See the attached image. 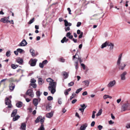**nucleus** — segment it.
Wrapping results in <instances>:
<instances>
[{
	"instance_id": "1",
	"label": "nucleus",
	"mask_w": 130,
	"mask_h": 130,
	"mask_svg": "<svg viewBox=\"0 0 130 130\" xmlns=\"http://www.w3.org/2000/svg\"><path fill=\"white\" fill-rule=\"evenodd\" d=\"M46 80L47 82H50V86L48 87L49 90L51 91L52 94H54L56 91V83L53 82V80L50 78H47Z\"/></svg>"
},
{
	"instance_id": "2",
	"label": "nucleus",
	"mask_w": 130,
	"mask_h": 130,
	"mask_svg": "<svg viewBox=\"0 0 130 130\" xmlns=\"http://www.w3.org/2000/svg\"><path fill=\"white\" fill-rule=\"evenodd\" d=\"M122 56V54H121L119 55V58L117 61V65L118 68L120 70H123L126 66V64L125 62L121 63V60Z\"/></svg>"
},
{
	"instance_id": "3",
	"label": "nucleus",
	"mask_w": 130,
	"mask_h": 130,
	"mask_svg": "<svg viewBox=\"0 0 130 130\" xmlns=\"http://www.w3.org/2000/svg\"><path fill=\"white\" fill-rule=\"evenodd\" d=\"M130 110V104L128 103L124 104L121 108V111H125L126 110Z\"/></svg>"
},
{
	"instance_id": "4",
	"label": "nucleus",
	"mask_w": 130,
	"mask_h": 130,
	"mask_svg": "<svg viewBox=\"0 0 130 130\" xmlns=\"http://www.w3.org/2000/svg\"><path fill=\"white\" fill-rule=\"evenodd\" d=\"M5 103L6 105H8L7 108H11L12 107L11 104V101L8 98H6L5 100Z\"/></svg>"
},
{
	"instance_id": "5",
	"label": "nucleus",
	"mask_w": 130,
	"mask_h": 130,
	"mask_svg": "<svg viewBox=\"0 0 130 130\" xmlns=\"http://www.w3.org/2000/svg\"><path fill=\"white\" fill-rule=\"evenodd\" d=\"M26 95H28L31 98H32L34 96V92L33 90L31 89H29L26 93Z\"/></svg>"
},
{
	"instance_id": "6",
	"label": "nucleus",
	"mask_w": 130,
	"mask_h": 130,
	"mask_svg": "<svg viewBox=\"0 0 130 130\" xmlns=\"http://www.w3.org/2000/svg\"><path fill=\"white\" fill-rule=\"evenodd\" d=\"M37 60L36 59H31L30 61V62L31 61V63H30V65L31 66H34L36 65Z\"/></svg>"
},
{
	"instance_id": "7",
	"label": "nucleus",
	"mask_w": 130,
	"mask_h": 130,
	"mask_svg": "<svg viewBox=\"0 0 130 130\" xmlns=\"http://www.w3.org/2000/svg\"><path fill=\"white\" fill-rule=\"evenodd\" d=\"M127 73L126 71H124L123 72L120 76L121 77V80H124L126 79L125 75L127 74Z\"/></svg>"
},
{
	"instance_id": "8",
	"label": "nucleus",
	"mask_w": 130,
	"mask_h": 130,
	"mask_svg": "<svg viewBox=\"0 0 130 130\" xmlns=\"http://www.w3.org/2000/svg\"><path fill=\"white\" fill-rule=\"evenodd\" d=\"M116 83L115 80H114L110 82L107 85L108 87H111L114 86Z\"/></svg>"
},
{
	"instance_id": "9",
	"label": "nucleus",
	"mask_w": 130,
	"mask_h": 130,
	"mask_svg": "<svg viewBox=\"0 0 130 130\" xmlns=\"http://www.w3.org/2000/svg\"><path fill=\"white\" fill-rule=\"evenodd\" d=\"M27 44L25 39H23L22 41L18 45L19 46H24L26 45Z\"/></svg>"
},
{
	"instance_id": "10",
	"label": "nucleus",
	"mask_w": 130,
	"mask_h": 130,
	"mask_svg": "<svg viewBox=\"0 0 130 130\" xmlns=\"http://www.w3.org/2000/svg\"><path fill=\"white\" fill-rule=\"evenodd\" d=\"M8 19L6 17H4L2 18L0 20L1 22H2L4 23H8Z\"/></svg>"
},
{
	"instance_id": "11",
	"label": "nucleus",
	"mask_w": 130,
	"mask_h": 130,
	"mask_svg": "<svg viewBox=\"0 0 130 130\" xmlns=\"http://www.w3.org/2000/svg\"><path fill=\"white\" fill-rule=\"evenodd\" d=\"M15 87V85L13 83L10 84L9 85V87L10 90L11 91H13L14 90Z\"/></svg>"
},
{
	"instance_id": "12",
	"label": "nucleus",
	"mask_w": 130,
	"mask_h": 130,
	"mask_svg": "<svg viewBox=\"0 0 130 130\" xmlns=\"http://www.w3.org/2000/svg\"><path fill=\"white\" fill-rule=\"evenodd\" d=\"M77 34H80L78 36V38L79 39L81 38L82 37L83 35V32H81L80 30L78 29L77 30Z\"/></svg>"
},
{
	"instance_id": "13",
	"label": "nucleus",
	"mask_w": 130,
	"mask_h": 130,
	"mask_svg": "<svg viewBox=\"0 0 130 130\" xmlns=\"http://www.w3.org/2000/svg\"><path fill=\"white\" fill-rule=\"evenodd\" d=\"M33 103L35 106H37L38 103V99L35 98L33 99Z\"/></svg>"
},
{
	"instance_id": "14",
	"label": "nucleus",
	"mask_w": 130,
	"mask_h": 130,
	"mask_svg": "<svg viewBox=\"0 0 130 130\" xmlns=\"http://www.w3.org/2000/svg\"><path fill=\"white\" fill-rule=\"evenodd\" d=\"M87 126V124L86 123H85L81 125L80 128V130H84L86 129Z\"/></svg>"
},
{
	"instance_id": "15",
	"label": "nucleus",
	"mask_w": 130,
	"mask_h": 130,
	"mask_svg": "<svg viewBox=\"0 0 130 130\" xmlns=\"http://www.w3.org/2000/svg\"><path fill=\"white\" fill-rule=\"evenodd\" d=\"M17 111V109H15L13 111L11 115V116L12 117H14L16 115Z\"/></svg>"
},
{
	"instance_id": "16",
	"label": "nucleus",
	"mask_w": 130,
	"mask_h": 130,
	"mask_svg": "<svg viewBox=\"0 0 130 130\" xmlns=\"http://www.w3.org/2000/svg\"><path fill=\"white\" fill-rule=\"evenodd\" d=\"M53 112L47 113L46 115V117L48 118H51L53 116Z\"/></svg>"
},
{
	"instance_id": "17",
	"label": "nucleus",
	"mask_w": 130,
	"mask_h": 130,
	"mask_svg": "<svg viewBox=\"0 0 130 130\" xmlns=\"http://www.w3.org/2000/svg\"><path fill=\"white\" fill-rule=\"evenodd\" d=\"M63 76L65 79L67 78L68 76L69 75L68 73L65 71H63L62 72Z\"/></svg>"
},
{
	"instance_id": "18",
	"label": "nucleus",
	"mask_w": 130,
	"mask_h": 130,
	"mask_svg": "<svg viewBox=\"0 0 130 130\" xmlns=\"http://www.w3.org/2000/svg\"><path fill=\"white\" fill-rule=\"evenodd\" d=\"M71 33L70 32H68L67 33L66 36L67 37H68L70 39H72L73 38V36L71 35Z\"/></svg>"
},
{
	"instance_id": "19",
	"label": "nucleus",
	"mask_w": 130,
	"mask_h": 130,
	"mask_svg": "<svg viewBox=\"0 0 130 130\" xmlns=\"http://www.w3.org/2000/svg\"><path fill=\"white\" fill-rule=\"evenodd\" d=\"M109 41H106L105 43L102 44L101 47V48H103L106 47L107 45L108 46V44L109 43Z\"/></svg>"
},
{
	"instance_id": "20",
	"label": "nucleus",
	"mask_w": 130,
	"mask_h": 130,
	"mask_svg": "<svg viewBox=\"0 0 130 130\" xmlns=\"http://www.w3.org/2000/svg\"><path fill=\"white\" fill-rule=\"evenodd\" d=\"M16 106L18 107H21L22 106V103L21 102H20L16 104Z\"/></svg>"
},
{
	"instance_id": "21",
	"label": "nucleus",
	"mask_w": 130,
	"mask_h": 130,
	"mask_svg": "<svg viewBox=\"0 0 130 130\" xmlns=\"http://www.w3.org/2000/svg\"><path fill=\"white\" fill-rule=\"evenodd\" d=\"M26 125L25 123H23L21 124V128L23 130H25L26 129Z\"/></svg>"
},
{
	"instance_id": "22",
	"label": "nucleus",
	"mask_w": 130,
	"mask_h": 130,
	"mask_svg": "<svg viewBox=\"0 0 130 130\" xmlns=\"http://www.w3.org/2000/svg\"><path fill=\"white\" fill-rule=\"evenodd\" d=\"M108 46H110V50H112L113 48L114 44L111 43L109 42V43L108 44Z\"/></svg>"
},
{
	"instance_id": "23",
	"label": "nucleus",
	"mask_w": 130,
	"mask_h": 130,
	"mask_svg": "<svg viewBox=\"0 0 130 130\" xmlns=\"http://www.w3.org/2000/svg\"><path fill=\"white\" fill-rule=\"evenodd\" d=\"M68 39H67L66 37H64L63 39L61 40V42L62 43H63L64 42H66L68 40Z\"/></svg>"
},
{
	"instance_id": "24",
	"label": "nucleus",
	"mask_w": 130,
	"mask_h": 130,
	"mask_svg": "<svg viewBox=\"0 0 130 130\" xmlns=\"http://www.w3.org/2000/svg\"><path fill=\"white\" fill-rule=\"evenodd\" d=\"M23 61V60L22 58H19L17 60V62L20 64H22Z\"/></svg>"
},
{
	"instance_id": "25",
	"label": "nucleus",
	"mask_w": 130,
	"mask_h": 130,
	"mask_svg": "<svg viewBox=\"0 0 130 130\" xmlns=\"http://www.w3.org/2000/svg\"><path fill=\"white\" fill-rule=\"evenodd\" d=\"M38 82L39 85H42L44 83V81L41 78H39L38 79Z\"/></svg>"
},
{
	"instance_id": "26",
	"label": "nucleus",
	"mask_w": 130,
	"mask_h": 130,
	"mask_svg": "<svg viewBox=\"0 0 130 130\" xmlns=\"http://www.w3.org/2000/svg\"><path fill=\"white\" fill-rule=\"evenodd\" d=\"M71 90V88H69L68 89H66L65 90L64 92V94L66 95H67L69 93L68 92L70 91Z\"/></svg>"
},
{
	"instance_id": "27",
	"label": "nucleus",
	"mask_w": 130,
	"mask_h": 130,
	"mask_svg": "<svg viewBox=\"0 0 130 130\" xmlns=\"http://www.w3.org/2000/svg\"><path fill=\"white\" fill-rule=\"evenodd\" d=\"M83 83H84L85 85L87 87L88 86L89 83V82L88 80H85L82 82Z\"/></svg>"
},
{
	"instance_id": "28",
	"label": "nucleus",
	"mask_w": 130,
	"mask_h": 130,
	"mask_svg": "<svg viewBox=\"0 0 130 130\" xmlns=\"http://www.w3.org/2000/svg\"><path fill=\"white\" fill-rule=\"evenodd\" d=\"M13 119V120L14 121H15L17 120L18 119L20 118V116L18 115H17L15 116L14 117Z\"/></svg>"
},
{
	"instance_id": "29",
	"label": "nucleus",
	"mask_w": 130,
	"mask_h": 130,
	"mask_svg": "<svg viewBox=\"0 0 130 130\" xmlns=\"http://www.w3.org/2000/svg\"><path fill=\"white\" fill-rule=\"evenodd\" d=\"M42 118V116H39L35 120V122L36 123H38L40 122V119Z\"/></svg>"
},
{
	"instance_id": "30",
	"label": "nucleus",
	"mask_w": 130,
	"mask_h": 130,
	"mask_svg": "<svg viewBox=\"0 0 130 130\" xmlns=\"http://www.w3.org/2000/svg\"><path fill=\"white\" fill-rule=\"evenodd\" d=\"M18 67V65H15L14 64H12L11 65V67L13 69H14Z\"/></svg>"
},
{
	"instance_id": "31",
	"label": "nucleus",
	"mask_w": 130,
	"mask_h": 130,
	"mask_svg": "<svg viewBox=\"0 0 130 130\" xmlns=\"http://www.w3.org/2000/svg\"><path fill=\"white\" fill-rule=\"evenodd\" d=\"M102 112V109H100L99 110L98 112L96 115V116L98 117L99 116H100Z\"/></svg>"
},
{
	"instance_id": "32",
	"label": "nucleus",
	"mask_w": 130,
	"mask_h": 130,
	"mask_svg": "<svg viewBox=\"0 0 130 130\" xmlns=\"http://www.w3.org/2000/svg\"><path fill=\"white\" fill-rule=\"evenodd\" d=\"M38 130H45L44 127V124H41L40 128L38 129Z\"/></svg>"
},
{
	"instance_id": "33",
	"label": "nucleus",
	"mask_w": 130,
	"mask_h": 130,
	"mask_svg": "<svg viewBox=\"0 0 130 130\" xmlns=\"http://www.w3.org/2000/svg\"><path fill=\"white\" fill-rule=\"evenodd\" d=\"M30 52L31 53V55L33 56L35 55V53L34 51L32 49H30Z\"/></svg>"
},
{
	"instance_id": "34",
	"label": "nucleus",
	"mask_w": 130,
	"mask_h": 130,
	"mask_svg": "<svg viewBox=\"0 0 130 130\" xmlns=\"http://www.w3.org/2000/svg\"><path fill=\"white\" fill-rule=\"evenodd\" d=\"M35 18H33L32 19H31L28 22V23L29 24H30L32 23L34 21Z\"/></svg>"
},
{
	"instance_id": "35",
	"label": "nucleus",
	"mask_w": 130,
	"mask_h": 130,
	"mask_svg": "<svg viewBox=\"0 0 130 130\" xmlns=\"http://www.w3.org/2000/svg\"><path fill=\"white\" fill-rule=\"evenodd\" d=\"M30 85L31 86L34 88H36L37 87V85L35 83H30Z\"/></svg>"
},
{
	"instance_id": "36",
	"label": "nucleus",
	"mask_w": 130,
	"mask_h": 130,
	"mask_svg": "<svg viewBox=\"0 0 130 130\" xmlns=\"http://www.w3.org/2000/svg\"><path fill=\"white\" fill-rule=\"evenodd\" d=\"M80 106L82 107V108L84 110L87 107V106H86L84 104L80 105Z\"/></svg>"
},
{
	"instance_id": "37",
	"label": "nucleus",
	"mask_w": 130,
	"mask_h": 130,
	"mask_svg": "<svg viewBox=\"0 0 130 130\" xmlns=\"http://www.w3.org/2000/svg\"><path fill=\"white\" fill-rule=\"evenodd\" d=\"M44 118H42L40 119V121L41 124H43V123L44 121Z\"/></svg>"
},
{
	"instance_id": "38",
	"label": "nucleus",
	"mask_w": 130,
	"mask_h": 130,
	"mask_svg": "<svg viewBox=\"0 0 130 130\" xmlns=\"http://www.w3.org/2000/svg\"><path fill=\"white\" fill-rule=\"evenodd\" d=\"M74 84V82H71L70 83H69L68 84V86L69 87L71 86H73Z\"/></svg>"
},
{
	"instance_id": "39",
	"label": "nucleus",
	"mask_w": 130,
	"mask_h": 130,
	"mask_svg": "<svg viewBox=\"0 0 130 130\" xmlns=\"http://www.w3.org/2000/svg\"><path fill=\"white\" fill-rule=\"evenodd\" d=\"M64 25L66 27L68 26L69 23L66 20H64Z\"/></svg>"
},
{
	"instance_id": "40",
	"label": "nucleus",
	"mask_w": 130,
	"mask_h": 130,
	"mask_svg": "<svg viewBox=\"0 0 130 130\" xmlns=\"http://www.w3.org/2000/svg\"><path fill=\"white\" fill-rule=\"evenodd\" d=\"M10 55V51H7L6 53V55L8 57Z\"/></svg>"
},
{
	"instance_id": "41",
	"label": "nucleus",
	"mask_w": 130,
	"mask_h": 130,
	"mask_svg": "<svg viewBox=\"0 0 130 130\" xmlns=\"http://www.w3.org/2000/svg\"><path fill=\"white\" fill-rule=\"evenodd\" d=\"M96 113V111H93L92 112V118L93 119L95 118V113Z\"/></svg>"
},
{
	"instance_id": "42",
	"label": "nucleus",
	"mask_w": 130,
	"mask_h": 130,
	"mask_svg": "<svg viewBox=\"0 0 130 130\" xmlns=\"http://www.w3.org/2000/svg\"><path fill=\"white\" fill-rule=\"evenodd\" d=\"M52 107L51 106H50L49 105H47L46 107V109L48 110H49L51 109Z\"/></svg>"
},
{
	"instance_id": "43",
	"label": "nucleus",
	"mask_w": 130,
	"mask_h": 130,
	"mask_svg": "<svg viewBox=\"0 0 130 130\" xmlns=\"http://www.w3.org/2000/svg\"><path fill=\"white\" fill-rule=\"evenodd\" d=\"M82 89V88H80L77 89L76 92V93L77 94L78 93L81 91Z\"/></svg>"
},
{
	"instance_id": "44",
	"label": "nucleus",
	"mask_w": 130,
	"mask_h": 130,
	"mask_svg": "<svg viewBox=\"0 0 130 130\" xmlns=\"http://www.w3.org/2000/svg\"><path fill=\"white\" fill-rule=\"evenodd\" d=\"M17 51L18 52L21 53L23 52V50L22 49L19 48L17 49Z\"/></svg>"
},
{
	"instance_id": "45",
	"label": "nucleus",
	"mask_w": 130,
	"mask_h": 130,
	"mask_svg": "<svg viewBox=\"0 0 130 130\" xmlns=\"http://www.w3.org/2000/svg\"><path fill=\"white\" fill-rule=\"evenodd\" d=\"M41 94V93H40V91H37L36 92V95L39 97L40 96Z\"/></svg>"
},
{
	"instance_id": "46",
	"label": "nucleus",
	"mask_w": 130,
	"mask_h": 130,
	"mask_svg": "<svg viewBox=\"0 0 130 130\" xmlns=\"http://www.w3.org/2000/svg\"><path fill=\"white\" fill-rule=\"evenodd\" d=\"M47 99L48 100L51 101L53 100V98L51 96H49L47 97Z\"/></svg>"
},
{
	"instance_id": "47",
	"label": "nucleus",
	"mask_w": 130,
	"mask_h": 130,
	"mask_svg": "<svg viewBox=\"0 0 130 130\" xmlns=\"http://www.w3.org/2000/svg\"><path fill=\"white\" fill-rule=\"evenodd\" d=\"M36 81V80L34 79H32L30 80L31 83H35Z\"/></svg>"
},
{
	"instance_id": "48",
	"label": "nucleus",
	"mask_w": 130,
	"mask_h": 130,
	"mask_svg": "<svg viewBox=\"0 0 130 130\" xmlns=\"http://www.w3.org/2000/svg\"><path fill=\"white\" fill-rule=\"evenodd\" d=\"M7 79V78L2 80L0 82V84H1L2 83H5V81Z\"/></svg>"
},
{
	"instance_id": "49",
	"label": "nucleus",
	"mask_w": 130,
	"mask_h": 130,
	"mask_svg": "<svg viewBox=\"0 0 130 130\" xmlns=\"http://www.w3.org/2000/svg\"><path fill=\"white\" fill-rule=\"evenodd\" d=\"M75 69H77L78 68V61H77L75 62Z\"/></svg>"
},
{
	"instance_id": "50",
	"label": "nucleus",
	"mask_w": 130,
	"mask_h": 130,
	"mask_svg": "<svg viewBox=\"0 0 130 130\" xmlns=\"http://www.w3.org/2000/svg\"><path fill=\"white\" fill-rule=\"evenodd\" d=\"M24 98H25L26 100V102H29L30 101V99H29V98H26V96L25 95H24Z\"/></svg>"
},
{
	"instance_id": "51",
	"label": "nucleus",
	"mask_w": 130,
	"mask_h": 130,
	"mask_svg": "<svg viewBox=\"0 0 130 130\" xmlns=\"http://www.w3.org/2000/svg\"><path fill=\"white\" fill-rule=\"evenodd\" d=\"M75 95L76 94L74 93L72 94V96L70 97V100H72L74 97Z\"/></svg>"
},
{
	"instance_id": "52",
	"label": "nucleus",
	"mask_w": 130,
	"mask_h": 130,
	"mask_svg": "<svg viewBox=\"0 0 130 130\" xmlns=\"http://www.w3.org/2000/svg\"><path fill=\"white\" fill-rule=\"evenodd\" d=\"M98 128L99 130H101L103 128V126L99 125L98 126Z\"/></svg>"
},
{
	"instance_id": "53",
	"label": "nucleus",
	"mask_w": 130,
	"mask_h": 130,
	"mask_svg": "<svg viewBox=\"0 0 130 130\" xmlns=\"http://www.w3.org/2000/svg\"><path fill=\"white\" fill-rule=\"evenodd\" d=\"M39 67L41 68H43L44 67V65L42 63H40L39 64Z\"/></svg>"
},
{
	"instance_id": "54",
	"label": "nucleus",
	"mask_w": 130,
	"mask_h": 130,
	"mask_svg": "<svg viewBox=\"0 0 130 130\" xmlns=\"http://www.w3.org/2000/svg\"><path fill=\"white\" fill-rule=\"evenodd\" d=\"M48 62V61H47L46 60H44L43 61V62H42V63H43V65L44 64H46Z\"/></svg>"
},
{
	"instance_id": "55",
	"label": "nucleus",
	"mask_w": 130,
	"mask_h": 130,
	"mask_svg": "<svg viewBox=\"0 0 130 130\" xmlns=\"http://www.w3.org/2000/svg\"><path fill=\"white\" fill-rule=\"evenodd\" d=\"M81 65L82 67L84 70H85V66L84 64L83 63H81Z\"/></svg>"
},
{
	"instance_id": "56",
	"label": "nucleus",
	"mask_w": 130,
	"mask_h": 130,
	"mask_svg": "<svg viewBox=\"0 0 130 130\" xmlns=\"http://www.w3.org/2000/svg\"><path fill=\"white\" fill-rule=\"evenodd\" d=\"M67 10L69 11V14H72V13H71V10L70 9V8H67Z\"/></svg>"
},
{
	"instance_id": "57",
	"label": "nucleus",
	"mask_w": 130,
	"mask_h": 130,
	"mask_svg": "<svg viewBox=\"0 0 130 130\" xmlns=\"http://www.w3.org/2000/svg\"><path fill=\"white\" fill-rule=\"evenodd\" d=\"M81 24V23L80 22H77L76 26L77 27H79Z\"/></svg>"
},
{
	"instance_id": "58",
	"label": "nucleus",
	"mask_w": 130,
	"mask_h": 130,
	"mask_svg": "<svg viewBox=\"0 0 130 130\" xmlns=\"http://www.w3.org/2000/svg\"><path fill=\"white\" fill-rule=\"evenodd\" d=\"M95 124V122L94 121H92L91 124V126L92 127Z\"/></svg>"
},
{
	"instance_id": "59",
	"label": "nucleus",
	"mask_w": 130,
	"mask_h": 130,
	"mask_svg": "<svg viewBox=\"0 0 130 130\" xmlns=\"http://www.w3.org/2000/svg\"><path fill=\"white\" fill-rule=\"evenodd\" d=\"M87 91H85L83 93H82V95H83L84 96L87 95Z\"/></svg>"
},
{
	"instance_id": "60",
	"label": "nucleus",
	"mask_w": 130,
	"mask_h": 130,
	"mask_svg": "<svg viewBox=\"0 0 130 130\" xmlns=\"http://www.w3.org/2000/svg\"><path fill=\"white\" fill-rule=\"evenodd\" d=\"M59 61L60 62H64V59L62 58H60L59 59Z\"/></svg>"
},
{
	"instance_id": "61",
	"label": "nucleus",
	"mask_w": 130,
	"mask_h": 130,
	"mask_svg": "<svg viewBox=\"0 0 130 130\" xmlns=\"http://www.w3.org/2000/svg\"><path fill=\"white\" fill-rule=\"evenodd\" d=\"M70 29V27H66L65 28V31H67V30H69Z\"/></svg>"
},
{
	"instance_id": "62",
	"label": "nucleus",
	"mask_w": 130,
	"mask_h": 130,
	"mask_svg": "<svg viewBox=\"0 0 130 130\" xmlns=\"http://www.w3.org/2000/svg\"><path fill=\"white\" fill-rule=\"evenodd\" d=\"M75 115L78 118H80V116L77 112H76V113Z\"/></svg>"
},
{
	"instance_id": "63",
	"label": "nucleus",
	"mask_w": 130,
	"mask_h": 130,
	"mask_svg": "<svg viewBox=\"0 0 130 130\" xmlns=\"http://www.w3.org/2000/svg\"><path fill=\"white\" fill-rule=\"evenodd\" d=\"M78 59L79 60L80 63L81 64V63L82 62V60L81 58H80L79 57Z\"/></svg>"
},
{
	"instance_id": "64",
	"label": "nucleus",
	"mask_w": 130,
	"mask_h": 130,
	"mask_svg": "<svg viewBox=\"0 0 130 130\" xmlns=\"http://www.w3.org/2000/svg\"><path fill=\"white\" fill-rule=\"evenodd\" d=\"M103 98L104 99H107V98H108L107 95H104L103 97Z\"/></svg>"
}]
</instances>
